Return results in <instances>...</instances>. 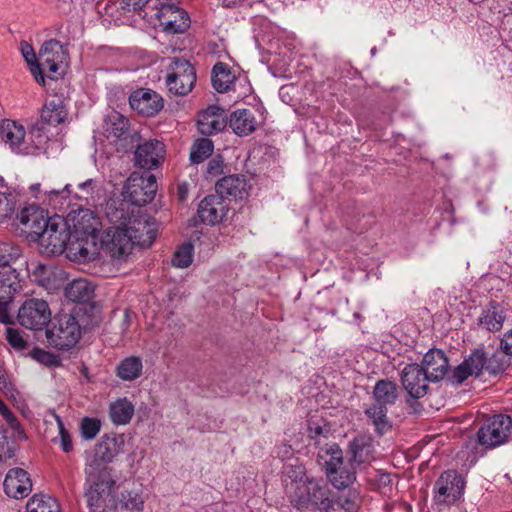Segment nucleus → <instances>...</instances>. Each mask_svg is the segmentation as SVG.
<instances>
[{
	"mask_svg": "<svg viewBox=\"0 0 512 512\" xmlns=\"http://www.w3.org/2000/svg\"><path fill=\"white\" fill-rule=\"evenodd\" d=\"M292 453V449L290 446L284 445L282 450L278 452V455L288 457Z\"/></svg>",
	"mask_w": 512,
	"mask_h": 512,
	"instance_id": "nucleus-64",
	"label": "nucleus"
},
{
	"mask_svg": "<svg viewBox=\"0 0 512 512\" xmlns=\"http://www.w3.org/2000/svg\"><path fill=\"white\" fill-rule=\"evenodd\" d=\"M134 150V164L137 167L152 170L158 168L165 159L166 146L157 139H149L125 146V151Z\"/></svg>",
	"mask_w": 512,
	"mask_h": 512,
	"instance_id": "nucleus-10",
	"label": "nucleus"
},
{
	"mask_svg": "<svg viewBox=\"0 0 512 512\" xmlns=\"http://www.w3.org/2000/svg\"><path fill=\"white\" fill-rule=\"evenodd\" d=\"M375 481L379 487H385L391 483V476L388 473L379 472L376 474Z\"/></svg>",
	"mask_w": 512,
	"mask_h": 512,
	"instance_id": "nucleus-59",
	"label": "nucleus"
},
{
	"mask_svg": "<svg viewBox=\"0 0 512 512\" xmlns=\"http://www.w3.org/2000/svg\"><path fill=\"white\" fill-rule=\"evenodd\" d=\"M68 54L57 40L46 41L39 52V63L42 73L48 72V77L58 79L64 75L67 67Z\"/></svg>",
	"mask_w": 512,
	"mask_h": 512,
	"instance_id": "nucleus-11",
	"label": "nucleus"
},
{
	"mask_svg": "<svg viewBox=\"0 0 512 512\" xmlns=\"http://www.w3.org/2000/svg\"><path fill=\"white\" fill-rule=\"evenodd\" d=\"M50 218L51 216L44 209L35 204L24 207L17 215L22 231L31 241L37 239L44 226L49 224Z\"/></svg>",
	"mask_w": 512,
	"mask_h": 512,
	"instance_id": "nucleus-20",
	"label": "nucleus"
},
{
	"mask_svg": "<svg viewBox=\"0 0 512 512\" xmlns=\"http://www.w3.org/2000/svg\"><path fill=\"white\" fill-rule=\"evenodd\" d=\"M473 375L470 373L469 368L465 365V363H461L459 366H457L453 372V380L457 384H461L464 382L469 376Z\"/></svg>",
	"mask_w": 512,
	"mask_h": 512,
	"instance_id": "nucleus-57",
	"label": "nucleus"
},
{
	"mask_svg": "<svg viewBox=\"0 0 512 512\" xmlns=\"http://www.w3.org/2000/svg\"><path fill=\"white\" fill-rule=\"evenodd\" d=\"M362 450V445L358 440H354L349 444V451L352 454L349 460L348 467L337 468L326 473L328 480L330 483L338 490H343L348 488L351 484L356 480V470L354 463L360 464L363 462L360 457V451Z\"/></svg>",
	"mask_w": 512,
	"mask_h": 512,
	"instance_id": "nucleus-18",
	"label": "nucleus"
},
{
	"mask_svg": "<svg viewBox=\"0 0 512 512\" xmlns=\"http://www.w3.org/2000/svg\"><path fill=\"white\" fill-rule=\"evenodd\" d=\"M228 209L218 195H208L199 204L198 216L201 222L215 225L222 221Z\"/></svg>",
	"mask_w": 512,
	"mask_h": 512,
	"instance_id": "nucleus-27",
	"label": "nucleus"
},
{
	"mask_svg": "<svg viewBox=\"0 0 512 512\" xmlns=\"http://www.w3.org/2000/svg\"><path fill=\"white\" fill-rule=\"evenodd\" d=\"M57 423H58V428H59V437L55 438L53 441L56 443L59 442L62 450L65 453H69L73 450V443H72L71 435L68 432V430H66L63 422L61 421V419L59 417H57Z\"/></svg>",
	"mask_w": 512,
	"mask_h": 512,
	"instance_id": "nucleus-51",
	"label": "nucleus"
},
{
	"mask_svg": "<svg viewBox=\"0 0 512 512\" xmlns=\"http://www.w3.org/2000/svg\"><path fill=\"white\" fill-rule=\"evenodd\" d=\"M401 382L404 389L412 398L419 399L428 393V383L431 381L419 364L412 363L406 365L402 370Z\"/></svg>",
	"mask_w": 512,
	"mask_h": 512,
	"instance_id": "nucleus-19",
	"label": "nucleus"
},
{
	"mask_svg": "<svg viewBox=\"0 0 512 512\" xmlns=\"http://www.w3.org/2000/svg\"><path fill=\"white\" fill-rule=\"evenodd\" d=\"M66 116L67 112L62 102L60 100H52L44 105L41 112V120L36 124L43 126L44 131L45 125L56 126L62 123Z\"/></svg>",
	"mask_w": 512,
	"mask_h": 512,
	"instance_id": "nucleus-34",
	"label": "nucleus"
},
{
	"mask_svg": "<svg viewBox=\"0 0 512 512\" xmlns=\"http://www.w3.org/2000/svg\"><path fill=\"white\" fill-rule=\"evenodd\" d=\"M504 352H496L487 359L486 370L491 374H498L509 366V361Z\"/></svg>",
	"mask_w": 512,
	"mask_h": 512,
	"instance_id": "nucleus-48",
	"label": "nucleus"
},
{
	"mask_svg": "<svg viewBox=\"0 0 512 512\" xmlns=\"http://www.w3.org/2000/svg\"><path fill=\"white\" fill-rule=\"evenodd\" d=\"M131 108L145 117H152L159 113L163 106V98L151 89H138L129 97Z\"/></svg>",
	"mask_w": 512,
	"mask_h": 512,
	"instance_id": "nucleus-21",
	"label": "nucleus"
},
{
	"mask_svg": "<svg viewBox=\"0 0 512 512\" xmlns=\"http://www.w3.org/2000/svg\"><path fill=\"white\" fill-rule=\"evenodd\" d=\"M339 505L347 512H357L361 505L360 496L356 492H350L348 496L339 499Z\"/></svg>",
	"mask_w": 512,
	"mask_h": 512,
	"instance_id": "nucleus-54",
	"label": "nucleus"
},
{
	"mask_svg": "<svg viewBox=\"0 0 512 512\" xmlns=\"http://www.w3.org/2000/svg\"><path fill=\"white\" fill-rule=\"evenodd\" d=\"M113 508L115 512H141L144 508V499L136 491H123L115 498Z\"/></svg>",
	"mask_w": 512,
	"mask_h": 512,
	"instance_id": "nucleus-35",
	"label": "nucleus"
},
{
	"mask_svg": "<svg viewBox=\"0 0 512 512\" xmlns=\"http://www.w3.org/2000/svg\"><path fill=\"white\" fill-rule=\"evenodd\" d=\"M213 142L207 138H201L195 141L191 148L190 160L194 164L202 163L213 152Z\"/></svg>",
	"mask_w": 512,
	"mask_h": 512,
	"instance_id": "nucleus-43",
	"label": "nucleus"
},
{
	"mask_svg": "<svg viewBox=\"0 0 512 512\" xmlns=\"http://www.w3.org/2000/svg\"><path fill=\"white\" fill-rule=\"evenodd\" d=\"M103 248L112 258L124 259L135 246L128 228L121 226L107 227L101 238Z\"/></svg>",
	"mask_w": 512,
	"mask_h": 512,
	"instance_id": "nucleus-15",
	"label": "nucleus"
},
{
	"mask_svg": "<svg viewBox=\"0 0 512 512\" xmlns=\"http://www.w3.org/2000/svg\"><path fill=\"white\" fill-rule=\"evenodd\" d=\"M133 216L134 210L130 211V205L125 200L121 202L110 200L106 204L105 217L110 224L109 227L127 228Z\"/></svg>",
	"mask_w": 512,
	"mask_h": 512,
	"instance_id": "nucleus-29",
	"label": "nucleus"
},
{
	"mask_svg": "<svg viewBox=\"0 0 512 512\" xmlns=\"http://www.w3.org/2000/svg\"><path fill=\"white\" fill-rule=\"evenodd\" d=\"M75 242L70 243V250L80 259L92 261L98 256L97 234L73 236Z\"/></svg>",
	"mask_w": 512,
	"mask_h": 512,
	"instance_id": "nucleus-31",
	"label": "nucleus"
},
{
	"mask_svg": "<svg viewBox=\"0 0 512 512\" xmlns=\"http://www.w3.org/2000/svg\"><path fill=\"white\" fill-rule=\"evenodd\" d=\"M188 194L187 184H181L178 186V196L181 201H184Z\"/></svg>",
	"mask_w": 512,
	"mask_h": 512,
	"instance_id": "nucleus-62",
	"label": "nucleus"
},
{
	"mask_svg": "<svg viewBox=\"0 0 512 512\" xmlns=\"http://www.w3.org/2000/svg\"><path fill=\"white\" fill-rule=\"evenodd\" d=\"M68 220L73 226V236L98 234L100 231L99 217L91 209L83 208L82 204L68 214Z\"/></svg>",
	"mask_w": 512,
	"mask_h": 512,
	"instance_id": "nucleus-22",
	"label": "nucleus"
},
{
	"mask_svg": "<svg viewBox=\"0 0 512 512\" xmlns=\"http://www.w3.org/2000/svg\"><path fill=\"white\" fill-rule=\"evenodd\" d=\"M365 415L372 421L376 431L382 434L390 425L387 419V408L384 405L374 403L365 409Z\"/></svg>",
	"mask_w": 512,
	"mask_h": 512,
	"instance_id": "nucleus-41",
	"label": "nucleus"
},
{
	"mask_svg": "<svg viewBox=\"0 0 512 512\" xmlns=\"http://www.w3.org/2000/svg\"><path fill=\"white\" fill-rule=\"evenodd\" d=\"M318 457L323 460L326 473L340 468L343 464V452L339 445L335 443L322 447L318 453Z\"/></svg>",
	"mask_w": 512,
	"mask_h": 512,
	"instance_id": "nucleus-39",
	"label": "nucleus"
},
{
	"mask_svg": "<svg viewBox=\"0 0 512 512\" xmlns=\"http://www.w3.org/2000/svg\"><path fill=\"white\" fill-rule=\"evenodd\" d=\"M501 348L505 355H512V329L501 340Z\"/></svg>",
	"mask_w": 512,
	"mask_h": 512,
	"instance_id": "nucleus-58",
	"label": "nucleus"
},
{
	"mask_svg": "<svg viewBox=\"0 0 512 512\" xmlns=\"http://www.w3.org/2000/svg\"><path fill=\"white\" fill-rule=\"evenodd\" d=\"M420 366L429 376L431 382H439L448 372L449 361L442 350L430 349L424 355Z\"/></svg>",
	"mask_w": 512,
	"mask_h": 512,
	"instance_id": "nucleus-25",
	"label": "nucleus"
},
{
	"mask_svg": "<svg viewBox=\"0 0 512 512\" xmlns=\"http://www.w3.org/2000/svg\"><path fill=\"white\" fill-rule=\"evenodd\" d=\"M133 414L134 406L126 398H120L110 405V418L117 425L129 423Z\"/></svg>",
	"mask_w": 512,
	"mask_h": 512,
	"instance_id": "nucleus-38",
	"label": "nucleus"
},
{
	"mask_svg": "<svg viewBox=\"0 0 512 512\" xmlns=\"http://www.w3.org/2000/svg\"><path fill=\"white\" fill-rule=\"evenodd\" d=\"M15 210V202L9 196L0 193V223L10 217Z\"/></svg>",
	"mask_w": 512,
	"mask_h": 512,
	"instance_id": "nucleus-56",
	"label": "nucleus"
},
{
	"mask_svg": "<svg viewBox=\"0 0 512 512\" xmlns=\"http://www.w3.org/2000/svg\"><path fill=\"white\" fill-rule=\"evenodd\" d=\"M49 344L59 350L72 348L81 337V327L75 316L68 313L58 315L46 330Z\"/></svg>",
	"mask_w": 512,
	"mask_h": 512,
	"instance_id": "nucleus-6",
	"label": "nucleus"
},
{
	"mask_svg": "<svg viewBox=\"0 0 512 512\" xmlns=\"http://www.w3.org/2000/svg\"><path fill=\"white\" fill-rule=\"evenodd\" d=\"M21 52L25 58L27 64L30 67V71L33 74L35 80L38 83L44 84V76L42 75V69L40 68L39 58L37 59L34 49L27 42H21Z\"/></svg>",
	"mask_w": 512,
	"mask_h": 512,
	"instance_id": "nucleus-44",
	"label": "nucleus"
},
{
	"mask_svg": "<svg viewBox=\"0 0 512 512\" xmlns=\"http://www.w3.org/2000/svg\"><path fill=\"white\" fill-rule=\"evenodd\" d=\"M127 228L134 245L149 247L156 238V228L146 216L134 215Z\"/></svg>",
	"mask_w": 512,
	"mask_h": 512,
	"instance_id": "nucleus-26",
	"label": "nucleus"
},
{
	"mask_svg": "<svg viewBox=\"0 0 512 512\" xmlns=\"http://www.w3.org/2000/svg\"><path fill=\"white\" fill-rule=\"evenodd\" d=\"M323 434L324 430L320 425H309V437L311 439H316Z\"/></svg>",
	"mask_w": 512,
	"mask_h": 512,
	"instance_id": "nucleus-61",
	"label": "nucleus"
},
{
	"mask_svg": "<svg viewBox=\"0 0 512 512\" xmlns=\"http://www.w3.org/2000/svg\"><path fill=\"white\" fill-rule=\"evenodd\" d=\"M3 487L9 497L22 499L31 492L32 482L24 469L13 468L8 471Z\"/></svg>",
	"mask_w": 512,
	"mask_h": 512,
	"instance_id": "nucleus-23",
	"label": "nucleus"
},
{
	"mask_svg": "<svg viewBox=\"0 0 512 512\" xmlns=\"http://www.w3.org/2000/svg\"><path fill=\"white\" fill-rule=\"evenodd\" d=\"M227 125L225 110L219 106L211 105L200 113L198 130L202 135H212L221 132Z\"/></svg>",
	"mask_w": 512,
	"mask_h": 512,
	"instance_id": "nucleus-24",
	"label": "nucleus"
},
{
	"mask_svg": "<svg viewBox=\"0 0 512 512\" xmlns=\"http://www.w3.org/2000/svg\"><path fill=\"white\" fill-rule=\"evenodd\" d=\"M11 410L7 407V405L0 399V414L4 417L7 415Z\"/></svg>",
	"mask_w": 512,
	"mask_h": 512,
	"instance_id": "nucleus-63",
	"label": "nucleus"
},
{
	"mask_svg": "<svg viewBox=\"0 0 512 512\" xmlns=\"http://www.w3.org/2000/svg\"><path fill=\"white\" fill-rule=\"evenodd\" d=\"M17 318L27 329L42 330L51 320V311L45 300L32 298L21 305Z\"/></svg>",
	"mask_w": 512,
	"mask_h": 512,
	"instance_id": "nucleus-13",
	"label": "nucleus"
},
{
	"mask_svg": "<svg viewBox=\"0 0 512 512\" xmlns=\"http://www.w3.org/2000/svg\"><path fill=\"white\" fill-rule=\"evenodd\" d=\"M156 10L155 16L165 32L183 33L189 28L190 18L187 12L174 3H160Z\"/></svg>",
	"mask_w": 512,
	"mask_h": 512,
	"instance_id": "nucleus-16",
	"label": "nucleus"
},
{
	"mask_svg": "<svg viewBox=\"0 0 512 512\" xmlns=\"http://www.w3.org/2000/svg\"><path fill=\"white\" fill-rule=\"evenodd\" d=\"M66 297L78 303H88L94 295V286L86 279L72 281L65 289Z\"/></svg>",
	"mask_w": 512,
	"mask_h": 512,
	"instance_id": "nucleus-33",
	"label": "nucleus"
},
{
	"mask_svg": "<svg viewBox=\"0 0 512 512\" xmlns=\"http://www.w3.org/2000/svg\"><path fill=\"white\" fill-rule=\"evenodd\" d=\"M220 168H221V161L219 160H216V159H212L209 161L208 163V166H207V172L209 174H218L219 171H220Z\"/></svg>",
	"mask_w": 512,
	"mask_h": 512,
	"instance_id": "nucleus-60",
	"label": "nucleus"
},
{
	"mask_svg": "<svg viewBox=\"0 0 512 512\" xmlns=\"http://www.w3.org/2000/svg\"><path fill=\"white\" fill-rule=\"evenodd\" d=\"M0 137L20 155H35L47 138L43 135V126L33 124L27 134L23 125L11 120H1Z\"/></svg>",
	"mask_w": 512,
	"mask_h": 512,
	"instance_id": "nucleus-3",
	"label": "nucleus"
},
{
	"mask_svg": "<svg viewBox=\"0 0 512 512\" xmlns=\"http://www.w3.org/2000/svg\"><path fill=\"white\" fill-rule=\"evenodd\" d=\"M464 363L469 368L470 373L479 376L482 370L486 369L487 357L483 351L475 350Z\"/></svg>",
	"mask_w": 512,
	"mask_h": 512,
	"instance_id": "nucleus-46",
	"label": "nucleus"
},
{
	"mask_svg": "<svg viewBox=\"0 0 512 512\" xmlns=\"http://www.w3.org/2000/svg\"><path fill=\"white\" fill-rule=\"evenodd\" d=\"M434 500L437 504L455 503L462 495L464 481L455 470L443 472L434 484Z\"/></svg>",
	"mask_w": 512,
	"mask_h": 512,
	"instance_id": "nucleus-14",
	"label": "nucleus"
},
{
	"mask_svg": "<svg viewBox=\"0 0 512 512\" xmlns=\"http://www.w3.org/2000/svg\"><path fill=\"white\" fill-rule=\"evenodd\" d=\"M373 397L375 403L387 406L395 403L398 397L397 385L389 380L377 381L374 390Z\"/></svg>",
	"mask_w": 512,
	"mask_h": 512,
	"instance_id": "nucleus-36",
	"label": "nucleus"
},
{
	"mask_svg": "<svg viewBox=\"0 0 512 512\" xmlns=\"http://www.w3.org/2000/svg\"><path fill=\"white\" fill-rule=\"evenodd\" d=\"M233 75L227 65L219 62L212 69L211 81L214 89L219 93L227 92L233 85Z\"/></svg>",
	"mask_w": 512,
	"mask_h": 512,
	"instance_id": "nucleus-40",
	"label": "nucleus"
},
{
	"mask_svg": "<svg viewBox=\"0 0 512 512\" xmlns=\"http://www.w3.org/2000/svg\"><path fill=\"white\" fill-rule=\"evenodd\" d=\"M31 356L37 362L47 367H58L61 364L59 358L56 355L40 348H34L31 352Z\"/></svg>",
	"mask_w": 512,
	"mask_h": 512,
	"instance_id": "nucleus-50",
	"label": "nucleus"
},
{
	"mask_svg": "<svg viewBox=\"0 0 512 512\" xmlns=\"http://www.w3.org/2000/svg\"><path fill=\"white\" fill-rule=\"evenodd\" d=\"M114 454L104 442L97 445V450L94 458L89 462L99 461L108 467V463L113 459Z\"/></svg>",
	"mask_w": 512,
	"mask_h": 512,
	"instance_id": "nucleus-55",
	"label": "nucleus"
},
{
	"mask_svg": "<svg viewBox=\"0 0 512 512\" xmlns=\"http://www.w3.org/2000/svg\"><path fill=\"white\" fill-rule=\"evenodd\" d=\"M284 486L290 482H303L307 480L305 468L302 465H287L283 472Z\"/></svg>",
	"mask_w": 512,
	"mask_h": 512,
	"instance_id": "nucleus-47",
	"label": "nucleus"
},
{
	"mask_svg": "<svg viewBox=\"0 0 512 512\" xmlns=\"http://www.w3.org/2000/svg\"><path fill=\"white\" fill-rule=\"evenodd\" d=\"M196 82L194 67L185 59H174L169 66L166 85L175 96H185L191 92Z\"/></svg>",
	"mask_w": 512,
	"mask_h": 512,
	"instance_id": "nucleus-9",
	"label": "nucleus"
},
{
	"mask_svg": "<svg viewBox=\"0 0 512 512\" xmlns=\"http://www.w3.org/2000/svg\"><path fill=\"white\" fill-rule=\"evenodd\" d=\"M73 237L70 226L64 218L54 215L49 219L41 233L35 240L42 248V252L48 255H59L64 252L70 239Z\"/></svg>",
	"mask_w": 512,
	"mask_h": 512,
	"instance_id": "nucleus-5",
	"label": "nucleus"
},
{
	"mask_svg": "<svg viewBox=\"0 0 512 512\" xmlns=\"http://www.w3.org/2000/svg\"><path fill=\"white\" fill-rule=\"evenodd\" d=\"M285 493L297 509H307L309 505H314L319 510L328 511L333 507V501L326 496V492L317 483L308 479L286 484Z\"/></svg>",
	"mask_w": 512,
	"mask_h": 512,
	"instance_id": "nucleus-4",
	"label": "nucleus"
},
{
	"mask_svg": "<svg viewBox=\"0 0 512 512\" xmlns=\"http://www.w3.org/2000/svg\"><path fill=\"white\" fill-rule=\"evenodd\" d=\"M229 126L239 136L252 134L257 128L254 113L249 109H237L229 117Z\"/></svg>",
	"mask_w": 512,
	"mask_h": 512,
	"instance_id": "nucleus-30",
	"label": "nucleus"
},
{
	"mask_svg": "<svg viewBox=\"0 0 512 512\" xmlns=\"http://www.w3.org/2000/svg\"><path fill=\"white\" fill-rule=\"evenodd\" d=\"M105 133L108 139H113L115 142L119 141L124 151L125 146L129 147L141 140L140 133L130 129L129 119L118 112H112L108 115L105 123Z\"/></svg>",
	"mask_w": 512,
	"mask_h": 512,
	"instance_id": "nucleus-17",
	"label": "nucleus"
},
{
	"mask_svg": "<svg viewBox=\"0 0 512 512\" xmlns=\"http://www.w3.org/2000/svg\"><path fill=\"white\" fill-rule=\"evenodd\" d=\"M215 189L221 198L244 199L248 195L247 182L242 175H229L220 179Z\"/></svg>",
	"mask_w": 512,
	"mask_h": 512,
	"instance_id": "nucleus-28",
	"label": "nucleus"
},
{
	"mask_svg": "<svg viewBox=\"0 0 512 512\" xmlns=\"http://www.w3.org/2000/svg\"><path fill=\"white\" fill-rule=\"evenodd\" d=\"M504 308L497 302H490L479 318V325L488 331H499L505 320Z\"/></svg>",
	"mask_w": 512,
	"mask_h": 512,
	"instance_id": "nucleus-32",
	"label": "nucleus"
},
{
	"mask_svg": "<svg viewBox=\"0 0 512 512\" xmlns=\"http://www.w3.org/2000/svg\"><path fill=\"white\" fill-rule=\"evenodd\" d=\"M27 512H60V505L50 496L34 495L26 505Z\"/></svg>",
	"mask_w": 512,
	"mask_h": 512,
	"instance_id": "nucleus-42",
	"label": "nucleus"
},
{
	"mask_svg": "<svg viewBox=\"0 0 512 512\" xmlns=\"http://www.w3.org/2000/svg\"><path fill=\"white\" fill-rule=\"evenodd\" d=\"M512 430V418L505 414L489 417L478 429V443L492 449L504 444Z\"/></svg>",
	"mask_w": 512,
	"mask_h": 512,
	"instance_id": "nucleus-7",
	"label": "nucleus"
},
{
	"mask_svg": "<svg viewBox=\"0 0 512 512\" xmlns=\"http://www.w3.org/2000/svg\"><path fill=\"white\" fill-rule=\"evenodd\" d=\"M19 249L0 243V322L12 323L9 307L13 296L21 288L22 278L18 272Z\"/></svg>",
	"mask_w": 512,
	"mask_h": 512,
	"instance_id": "nucleus-2",
	"label": "nucleus"
},
{
	"mask_svg": "<svg viewBox=\"0 0 512 512\" xmlns=\"http://www.w3.org/2000/svg\"><path fill=\"white\" fill-rule=\"evenodd\" d=\"M49 200L57 202L58 198L68 199V205L71 203V198L81 201L82 207H95L100 201V190L96 182L88 179L83 183L77 185L76 190H71V185L66 184L62 189H52L47 191Z\"/></svg>",
	"mask_w": 512,
	"mask_h": 512,
	"instance_id": "nucleus-12",
	"label": "nucleus"
},
{
	"mask_svg": "<svg viewBox=\"0 0 512 512\" xmlns=\"http://www.w3.org/2000/svg\"><path fill=\"white\" fill-rule=\"evenodd\" d=\"M3 418L7 422L10 429L13 431V437L15 440L20 441L26 439L24 429L12 411L5 415Z\"/></svg>",
	"mask_w": 512,
	"mask_h": 512,
	"instance_id": "nucleus-53",
	"label": "nucleus"
},
{
	"mask_svg": "<svg viewBox=\"0 0 512 512\" xmlns=\"http://www.w3.org/2000/svg\"><path fill=\"white\" fill-rule=\"evenodd\" d=\"M86 483L89 485L85 493L89 512L114 511L115 496L113 489L115 480L111 469L99 461L88 463L86 468Z\"/></svg>",
	"mask_w": 512,
	"mask_h": 512,
	"instance_id": "nucleus-1",
	"label": "nucleus"
},
{
	"mask_svg": "<svg viewBox=\"0 0 512 512\" xmlns=\"http://www.w3.org/2000/svg\"><path fill=\"white\" fill-rule=\"evenodd\" d=\"M101 428L100 420L96 418L85 417L81 421V435L85 439H93L99 433Z\"/></svg>",
	"mask_w": 512,
	"mask_h": 512,
	"instance_id": "nucleus-49",
	"label": "nucleus"
},
{
	"mask_svg": "<svg viewBox=\"0 0 512 512\" xmlns=\"http://www.w3.org/2000/svg\"><path fill=\"white\" fill-rule=\"evenodd\" d=\"M193 260V245L183 244L174 253L171 263L177 268H187Z\"/></svg>",
	"mask_w": 512,
	"mask_h": 512,
	"instance_id": "nucleus-45",
	"label": "nucleus"
},
{
	"mask_svg": "<svg viewBox=\"0 0 512 512\" xmlns=\"http://www.w3.org/2000/svg\"><path fill=\"white\" fill-rule=\"evenodd\" d=\"M143 370L142 360L138 356H130L123 359L116 368L117 376L124 381H132L138 378Z\"/></svg>",
	"mask_w": 512,
	"mask_h": 512,
	"instance_id": "nucleus-37",
	"label": "nucleus"
},
{
	"mask_svg": "<svg viewBox=\"0 0 512 512\" xmlns=\"http://www.w3.org/2000/svg\"><path fill=\"white\" fill-rule=\"evenodd\" d=\"M156 178L152 174L143 175L132 173L124 186V200L135 206H143L150 203L156 194Z\"/></svg>",
	"mask_w": 512,
	"mask_h": 512,
	"instance_id": "nucleus-8",
	"label": "nucleus"
},
{
	"mask_svg": "<svg viewBox=\"0 0 512 512\" xmlns=\"http://www.w3.org/2000/svg\"><path fill=\"white\" fill-rule=\"evenodd\" d=\"M6 339L8 343L18 351L24 350L27 347V341L17 329L7 328Z\"/></svg>",
	"mask_w": 512,
	"mask_h": 512,
	"instance_id": "nucleus-52",
	"label": "nucleus"
}]
</instances>
